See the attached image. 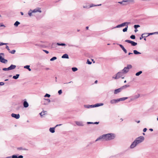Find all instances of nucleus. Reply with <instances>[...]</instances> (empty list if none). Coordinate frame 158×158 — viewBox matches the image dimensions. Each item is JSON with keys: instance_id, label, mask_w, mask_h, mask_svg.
<instances>
[{"instance_id": "obj_1", "label": "nucleus", "mask_w": 158, "mask_h": 158, "mask_svg": "<svg viewBox=\"0 0 158 158\" xmlns=\"http://www.w3.org/2000/svg\"><path fill=\"white\" fill-rule=\"evenodd\" d=\"M114 135L113 133H109L104 134L98 138L95 141L96 142L101 139L104 141L110 140L114 139Z\"/></svg>"}, {"instance_id": "obj_2", "label": "nucleus", "mask_w": 158, "mask_h": 158, "mask_svg": "<svg viewBox=\"0 0 158 158\" xmlns=\"http://www.w3.org/2000/svg\"><path fill=\"white\" fill-rule=\"evenodd\" d=\"M144 139L143 136H140L136 138L130 146L131 148H134L137 144L142 142Z\"/></svg>"}, {"instance_id": "obj_3", "label": "nucleus", "mask_w": 158, "mask_h": 158, "mask_svg": "<svg viewBox=\"0 0 158 158\" xmlns=\"http://www.w3.org/2000/svg\"><path fill=\"white\" fill-rule=\"evenodd\" d=\"M130 85H123L119 88L115 89L114 90V94H115L121 92L123 90L127 88V87H129Z\"/></svg>"}, {"instance_id": "obj_4", "label": "nucleus", "mask_w": 158, "mask_h": 158, "mask_svg": "<svg viewBox=\"0 0 158 158\" xmlns=\"http://www.w3.org/2000/svg\"><path fill=\"white\" fill-rule=\"evenodd\" d=\"M124 73L122 71L121 72H118L116 74L115 77L113 76L112 77L113 78H114L115 79H117L121 77L123 79L124 78Z\"/></svg>"}, {"instance_id": "obj_5", "label": "nucleus", "mask_w": 158, "mask_h": 158, "mask_svg": "<svg viewBox=\"0 0 158 158\" xmlns=\"http://www.w3.org/2000/svg\"><path fill=\"white\" fill-rule=\"evenodd\" d=\"M132 66L131 64H128L127 67H125L122 71L124 74L126 73L129 71V69L132 68Z\"/></svg>"}, {"instance_id": "obj_6", "label": "nucleus", "mask_w": 158, "mask_h": 158, "mask_svg": "<svg viewBox=\"0 0 158 158\" xmlns=\"http://www.w3.org/2000/svg\"><path fill=\"white\" fill-rule=\"evenodd\" d=\"M4 53H0V61L1 62L6 63L7 62V60L2 58V57H4Z\"/></svg>"}, {"instance_id": "obj_7", "label": "nucleus", "mask_w": 158, "mask_h": 158, "mask_svg": "<svg viewBox=\"0 0 158 158\" xmlns=\"http://www.w3.org/2000/svg\"><path fill=\"white\" fill-rule=\"evenodd\" d=\"M16 67V66L13 64H11L10 66L7 68H3L2 70L3 71H8L15 69Z\"/></svg>"}, {"instance_id": "obj_8", "label": "nucleus", "mask_w": 158, "mask_h": 158, "mask_svg": "<svg viewBox=\"0 0 158 158\" xmlns=\"http://www.w3.org/2000/svg\"><path fill=\"white\" fill-rule=\"evenodd\" d=\"M140 94H135L131 98V101H133L138 98L140 97Z\"/></svg>"}, {"instance_id": "obj_9", "label": "nucleus", "mask_w": 158, "mask_h": 158, "mask_svg": "<svg viewBox=\"0 0 158 158\" xmlns=\"http://www.w3.org/2000/svg\"><path fill=\"white\" fill-rule=\"evenodd\" d=\"M132 1L129 0H123L122 2H119L118 3H120L123 5H127L128 4V3L129 1Z\"/></svg>"}, {"instance_id": "obj_10", "label": "nucleus", "mask_w": 158, "mask_h": 158, "mask_svg": "<svg viewBox=\"0 0 158 158\" xmlns=\"http://www.w3.org/2000/svg\"><path fill=\"white\" fill-rule=\"evenodd\" d=\"M32 12L34 13H35L37 12H39L40 13H41L42 12L41 10V9L40 8H37L33 10H32Z\"/></svg>"}, {"instance_id": "obj_11", "label": "nucleus", "mask_w": 158, "mask_h": 158, "mask_svg": "<svg viewBox=\"0 0 158 158\" xmlns=\"http://www.w3.org/2000/svg\"><path fill=\"white\" fill-rule=\"evenodd\" d=\"M66 45V44L64 43L60 44V43H57L56 44V43H53L52 44V46H54L55 47H56V45H57L58 46H65Z\"/></svg>"}, {"instance_id": "obj_12", "label": "nucleus", "mask_w": 158, "mask_h": 158, "mask_svg": "<svg viewBox=\"0 0 158 158\" xmlns=\"http://www.w3.org/2000/svg\"><path fill=\"white\" fill-rule=\"evenodd\" d=\"M11 116L16 119H19L20 118V115L19 114H11Z\"/></svg>"}, {"instance_id": "obj_13", "label": "nucleus", "mask_w": 158, "mask_h": 158, "mask_svg": "<svg viewBox=\"0 0 158 158\" xmlns=\"http://www.w3.org/2000/svg\"><path fill=\"white\" fill-rule=\"evenodd\" d=\"M118 45L121 47L122 49L123 50L125 53H126L127 52V50L121 44H118Z\"/></svg>"}, {"instance_id": "obj_14", "label": "nucleus", "mask_w": 158, "mask_h": 158, "mask_svg": "<svg viewBox=\"0 0 158 158\" xmlns=\"http://www.w3.org/2000/svg\"><path fill=\"white\" fill-rule=\"evenodd\" d=\"M75 123L77 126H83L84 125L83 123L82 122L76 121L75 122Z\"/></svg>"}, {"instance_id": "obj_15", "label": "nucleus", "mask_w": 158, "mask_h": 158, "mask_svg": "<svg viewBox=\"0 0 158 158\" xmlns=\"http://www.w3.org/2000/svg\"><path fill=\"white\" fill-rule=\"evenodd\" d=\"M118 102V99H113L111 100L110 101V103L111 104H114L116 103L117 102Z\"/></svg>"}, {"instance_id": "obj_16", "label": "nucleus", "mask_w": 158, "mask_h": 158, "mask_svg": "<svg viewBox=\"0 0 158 158\" xmlns=\"http://www.w3.org/2000/svg\"><path fill=\"white\" fill-rule=\"evenodd\" d=\"M103 105V103H97L95 105H93V108L102 106Z\"/></svg>"}, {"instance_id": "obj_17", "label": "nucleus", "mask_w": 158, "mask_h": 158, "mask_svg": "<svg viewBox=\"0 0 158 158\" xmlns=\"http://www.w3.org/2000/svg\"><path fill=\"white\" fill-rule=\"evenodd\" d=\"M84 107L86 108H93V105H85L84 106Z\"/></svg>"}, {"instance_id": "obj_18", "label": "nucleus", "mask_w": 158, "mask_h": 158, "mask_svg": "<svg viewBox=\"0 0 158 158\" xmlns=\"http://www.w3.org/2000/svg\"><path fill=\"white\" fill-rule=\"evenodd\" d=\"M128 98L127 97H123L122 98H121L118 99V102L121 101H123L127 99Z\"/></svg>"}, {"instance_id": "obj_19", "label": "nucleus", "mask_w": 158, "mask_h": 158, "mask_svg": "<svg viewBox=\"0 0 158 158\" xmlns=\"http://www.w3.org/2000/svg\"><path fill=\"white\" fill-rule=\"evenodd\" d=\"M23 106L25 108L27 107L29 105L28 102L26 101H24L23 103Z\"/></svg>"}, {"instance_id": "obj_20", "label": "nucleus", "mask_w": 158, "mask_h": 158, "mask_svg": "<svg viewBox=\"0 0 158 158\" xmlns=\"http://www.w3.org/2000/svg\"><path fill=\"white\" fill-rule=\"evenodd\" d=\"M62 58H66V59H69V56L67 54H64L61 57Z\"/></svg>"}, {"instance_id": "obj_21", "label": "nucleus", "mask_w": 158, "mask_h": 158, "mask_svg": "<svg viewBox=\"0 0 158 158\" xmlns=\"http://www.w3.org/2000/svg\"><path fill=\"white\" fill-rule=\"evenodd\" d=\"M55 127H51L49 129L50 131L52 133H54L55 132Z\"/></svg>"}, {"instance_id": "obj_22", "label": "nucleus", "mask_w": 158, "mask_h": 158, "mask_svg": "<svg viewBox=\"0 0 158 158\" xmlns=\"http://www.w3.org/2000/svg\"><path fill=\"white\" fill-rule=\"evenodd\" d=\"M124 24V23H122L120 24H119V25H117L114 28H119V27H123V26H125Z\"/></svg>"}, {"instance_id": "obj_23", "label": "nucleus", "mask_w": 158, "mask_h": 158, "mask_svg": "<svg viewBox=\"0 0 158 158\" xmlns=\"http://www.w3.org/2000/svg\"><path fill=\"white\" fill-rule=\"evenodd\" d=\"M101 4H98V5H94L93 4H92L90 6H89V7L91 8L94 6H100L101 5Z\"/></svg>"}, {"instance_id": "obj_24", "label": "nucleus", "mask_w": 158, "mask_h": 158, "mask_svg": "<svg viewBox=\"0 0 158 158\" xmlns=\"http://www.w3.org/2000/svg\"><path fill=\"white\" fill-rule=\"evenodd\" d=\"M30 66L29 65H26L24 66V68L25 69H28L29 71H31V69L30 68Z\"/></svg>"}, {"instance_id": "obj_25", "label": "nucleus", "mask_w": 158, "mask_h": 158, "mask_svg": "<svg viewBox=\"0 0 158 158\" xmlns=\"http://www.w3.org/2000/svg\"><path fill=\"white\" fill-rule=\"evenodd\" d=\"M19 74H17L16 75L14 76L13 77V78L15 79H17L19 78Z\"/></svg>"}, {"instance_id": "obj_26", "label": "nucleus", "mask_w": 158, "mask_h": 158, "mask_svg": "<svg viewBox=\"0 0 158 158\" xmlns=\"http://www.w3.org/2000/svg\"><path fill=\"white\" fill-rule=\"evenodd\" d=\"M20 24V22L18 21H16L14 24V25L15 27H17Z\"/></svg>"}, {"instance_id": "obj_27", "label": "nucleus", "mask_w": 158, "mask_h": 158, "mask_svg": "<svg viewBox=\"0 0 158 158\" xmlns=\"http://www.w3.org/2000/svg\"><path fill=\"white\" fill-rule=\"evenodd\" d=\"M32 12L31 10L30 9L28 12V14L30 17L32 16V13L33 12Z\"/></svg>"}, {"instance_id": "obj_28", "label": "nucleus", "mask_w": 158, "mask_h": 158, "mask_svg": "<svg viewBox=\"0 0 158 158\" xmlns=\"http://www.w3.org/2000/svg\"><path fill=\"white\" fill-rule=\"evenodd\" d=\"M133 52L135 54L137 55L139 54H140L141 53L139 52H138L136 50H134L133 51Z\"/></svg>"}, {"instance_id": "obj_29", "label": "nucleus", "mask_w": 158, "mask_h": 158, "mask_svg": "<svg viewBox=\"0 0 158 158\" xmlns=\"http://www.w3.org/2000/svg\"><path fill=\"white\" fill-rule=\"evenodd\" d=\"M142 73V71H139V72L136 73L135 75L136 76H139L140 74H141Z\"/></svg>"}, {"instance_id": "obj_30", "label": "nucleus", "mask_w": 158, "mask_h": 158, "mask_svg": "<svg viewBox=\"0 0 158 158\" xmlns=\"http://www.w3.org/2000/svg\"><path fill=\"white\" fill-rule=\"evenodd\" d=\"M131 44L132 46H136V45H137V43H136L135 42H134L133 41H132Z\"/></svg>"}, {"instance_id": "obj_31", "label": "nucleus", "mask_w": 158, "mask_h": 158, "mask_svg": "<svg viewBox=\"0 0 158 158\" xmlns=\"http://www.w3.org/2000/svg\"><path fill=\"white\" fill-rule=\"evenodd\" d=\"M128 26H126V27H125V28H124L123 30V32H126L127 31V28H128Z\"/></svg>"}, {"instance_id": "obj_32", "label": "nucleus", "mask_w": 158, "mask_h": 158, "mask_svg": "<svg viewBox=\"0 0 158 158\" xmlns=\"http://www.w3.org/2000/svg\"><path fill=\"white\" fill-rule=\"evenodd\" d=\"M15 52L16 51L15 50H13L12 51H9V52L11 54H14L15 53Z\"/></svg>"}, {"instance_id": "obj_33", "label": "nucleus", "mask_w": 158, "mask_h": 158, "mask_svg": "<svg viewBox=\"0 0 158 158\" xmlns=\"http://www.w3.org/2000/svg\"><path fill=\"white\" fill-rule=\"evenodd\" d=\"M17 149L19 150H27L25 148H23L22 147H20L18 148H17Z\"/></svg>"}, {"instance_id": "obj_34", "label": "nucleus", "mask_w": 158, "mask_h": 158, "mask_svg": "<svg viewBox=\"0 0 158 158\" xmlns=\"http://www.w3.org/2000/svg\"><path fill=\"white\" fill-rule=\"evenodd\" d=\"M132 41L129 40H125V42H127V43H130V44H131Z\"/></svg>"}, {"instance_id": "obj_35", "label": "nucleus", "mask_w": 158, "mask_h": 158, "mask_svg": "<svg viewBox=\"0 0 158 158\" xmlns=\"http://www.w3.org/2000/svg\"><path fill=\"white\" fill-rule=\"evenodd\" d=\"M77 69L76 67H73L72 68V70L73 72H75L77 70Z\"/></svg>"}, {"instance_id": "obj_36", "label": "nucleus", "mask_w": 158, "mask_h": 158, "mask_svg": "<svg viewBox=\"0 0 158 158\" xmlns=\"http://www.w3.org/2000/svg\"><path fill=\"white\" fill-rule=\"evenodd\" d=\"M57 59V58L56 57H52V58H51L50 59V60L51 61H53L56 59Z\"/></svg>"}, {"instance_id": "obj_37", "label": "nucleus", "mask_w": 158, "mask_h": 158, "mask_svg": "<svg viewBox=\"0 0 158 158\" xmlns=\"http://www.w3.org/2000/svg\"><path fill=\"white\" fill-rule=\"evenodd\" d=\"M140 26L139 25H135L134 26V27L135 29H137L138 27H139Z\"/></svg>"}, {"instance_id": "obj_38", "label": "nucleus", "mask_w": 158, "mask_h": 158, "mask_svg": "<svg viewBox=\"0 0 158 158\" xmlns=\"http://www.w3.org/2000/svg\"><path fill=\"white\" fill-rule=\"evenodd\" d=\"M130 38L132 39H135V36L134 35H132L130 37Z\"/></svg>"}, {"instance_id": "obj_39", "label": "nucleus", "mask_w": 158, "mask_h": 158, "mask_svg": "<svg viewBox=\"0 0 158 158\" xmlns=\"http://www.w3.org/2000/svg\"><path fill=\"white\" fill-rule=\"evenodd\" d=\"M44 97H48V98H49L50 97V95L48 94H46L45 95H44Z\"/></svg>"}, {"instance_id": "obj_40", "label": "nucleus", "mask_w": 158, "mask_h": 158, "mask_svg": "<svg viewBox=\"0 0 158 158\" xmlns=\"http://www.w3.org/2000/svg\"><path fill=\"white\" fill-rule=\"evenodd\" d=\"M124 23L125 24H124L125 26L126 25V26H128V25L130 24V23L128 22H126Z\"/></svg>"}, {"instance_id": "obj_41", "label": "nucleus", "mask_w": 158, "mask_h": 158, "mask_svg": "<svg viewBox=\"0 0 158 158\" xmlns=\"http://www.w3.org/2000/svg\"><path fill=\"white\" fill-rule=\"evenodd\" d=\"M83 7L85 8H89V6L87 5L83 6Z\"/></svg>"}, {"instance_id": "obj_42", "label": "nucleus", "mask_w": 158, "mask_h": 158, "mask_svg": "<svg viewBox=\"0 0 158 158\" xmlns=\"http://www.w3.org/2000/svg\"><path fill=\"white\" fill-rule=\"evenodd\" d=\"M18 156L16 155H13L12 156V158H17Z\"/></svg>"}, {"instance_id": "obj_43", "label": "nucleus", "mask_w": 158, "mask_h": 158, "mask_svg": "<svg viewBox=\"0 0 158 158\" xmlns=\"http://www.w3.org/2000/svg\"><path fill=\"white\" fill-rule=\"evenodd\" d=\"M87 63L88 64H92V62L89 61V60H87Z\"/></svg>"}, {"instance_id": "obj_44", "label": "nucleus", "mask_w": 158, "mask_h": 158, "mask_svg": "<svg viewBox=\"0 0 158 158\" xmlns=\"http://www.w3.org/2000/svg\"><path fill=\"white\" fill-rule=\"evenodd\" d=\"M148 36H142V35L141 36V37H140L139 38V39L140 40H141L142 38H145V37H147Z\"/></svg>"}, {"instance_id": "obj_45", "label": "nucleus", "mask_w": 158, "mask_h": 158, "mask_svg": "<svg viewBox=\"0 0 158 158\" xmlns=\"http://www.w3.org/2000/svg\"><path fill=\"white\" fill-rule=\"evenodd\" d=\"M58 93L59 95L61 94L62 93V91L61 89L60 90L58 91Z\"/></svg>"}, {"instance_id": "obj_46", "label": "nucleus", "mask_w": 158, "mask_h": 158, "mask_svg": "<svg viewBox=\"0 0 158 158\" xmlns=\"http://www.w3.org/2000/svg\"><path fill=\"white\" fill-rule=\"evenodd\" d=\"M6 48L9 51H10V49L8 46L6 45Z\"/></svg>"}, {"instance_id": "obj_47", "label": "nucleus", "mask_w": 158, "mask_h": 158, "mask_svg": "<svg viewBox=\"0 0 158 158\" xmlns=\"http://www.w3.org/2000/svg\"><path fill=\"white\" fill-rule=\"evenodd\" d=\"M7 44V43H1L0 44V46H2L4 45H6Z\"/></svg>"}, {"instance_id": "obj_48", "label": "nucleus", "mask_w": 158, "mask_h": 158, "mask_svg": "<svg viewBox=\"0 0 158 158\" xmlns=\"http://www.w3.org/2000/svg\"><path fill=\"white\" fill-rule=\"evenodd\" d=\"M40 116H41V117H42L44 115L43 114V112H42V111L40 113Z\"/></svg>"}, {"instance_id": "obj_49", "label": "nucleus", "mask_w": 158, "mask_h": 158, "mask_svg": "<svg viewBox=\"0 0 158 158\" xmlns=\"http://www.w3.org/2000/svg\"><path fill=\"white\" fill-rule=\"evenodd\" d=\"M147 33H143L142 34V36H147Z\"/></svg>"}, {"instance_id": "obj_50", "label": "nucleus", "mask_w": 158, "mask_h": 158, "mask_svg": "<svg viewBox=\"0 0 158 158\" xmlns=\"http://www.w3.org/2000/svg\"><path fill=\"white\" fill-rule=\"evenodd\" d=\"M17 157V158H23V156L22 155H20L18 156Z\"/></svg>"}, {"instance_id": "obj_51", "label": "nucleus", "mask_w": 158, "mask_h": 158, "mask_svg": "<svg viewBox=\"0 0 158 158\" xmlns=\"http://www.w3.org/2000/svg\"><path fill=\"white\" fill-rule=\"evenodd\" d=\"M42 112H43V114L44 115L45 114H46V113H47V111H44V110H43L42 111Z\"/></svg>"}, {"instance_id": "obj_52", "label": "nucleus", "mask_w": 158, "mask_h": 158, "mask_svg": "<svg viewBox=\"0 0 158 158\" xmlns=\"http://www.w3.org/2000/svg\"><path fill=\"white\" fill-rule=\"evenodd\" d=\"M4 84V83L3 82H0V85H3Z\"/></svg>"}, {"instance_id": "obj_53", "label": "nucleus", "mask_w": 158, "mask_h": 158, "mask_svg": "<svg viewBox=\"0 0 158 158\" xmlns=\"http://www.w3.org/2000/svg\"><path fill=\"white\" fill-rule=\"evenodd\" d=\"M87 124H94V123L91 122H87Z\"/></svg>"}, {"instance_id": "obj_54", "label": "nucleus", "mask_w": 158, "mask_h": 158, "mask_svg": "<svg viewBox=\"0 0 158 158\" xmlns=\"http://www.w3.org/2000/svg\"><path fill=\"white\" fill-rule=\"evenodd\" d=\"M147 129L146 128H145L143 129V131L144 132H145L147 131Z\"/></svg>"}, {"instance_id": "obj_55", "label": "nucleus", "mask_w": 158, "mask_h": 158, "mask_svg": "<svg viewBox=\"0 0 158 158\" xmlns=\"http://www.w3.org/2000/svg\"><path fill=\"white\" fill-rule=\"evenodd\" d=\"M154 34V33H153H153H148V34L147 35L148 36L150 35H153Z\"/></svg>"}, {"instance_id": "obj_56", "label": "nucleus", "mask_w": 158, "mask_h": 158, "mask_svg": "<svg viewBox=\"0 0 158 158\" xmlns=\"http://www.w3.org/2000/svg\"><path fill=\"white\" fill-rule=\"evenodd\" d=\"M44 99L48 101L49 102H50V100L49 99Z\"/></svg>"}, {"instance_id": "obj_57", "label": "nucleus", "mask_w": 158, "mask_h": 158, "mask_svg": "<svg viewBox=\"0 0 158 158\" xmlns=\"http://www.w3.org/2000/svg\"><path fill=\"white\" fill-rule=\"evenodd\" d=\"M43 51L47 54H48L49 53V52L48 51L46 50H43Z\"/></svg>"}, {"instance_id": "obj_58", "label": "nucleus", "mask_w": 158, "mask_h": 158, "mask_svg": "<svg viewBox=\"0 0 158 158\" xmlns=\"http://www.w3.org/2000/svg\"><path fill=\"white\" fill-rule=\"evenodd\" d=\"M99 123V122H95L94 123V124H98Z\"/></svg>"}, {"instance_id": "obj_59", "label": "nucleus", "mask_w": 158, "mask_h": 158, "mask_svg": "<svg viewBox=\"0 0 158 158\" xmlns=\"http://www.w3.org/2000/svg\"><path fill=\"white\" fill-rule=\"evenodd\" d=\"M61 124H58V125H56V126L55 127H57V126H61Z\"/></svg>"}, {"instance_id": "obj_60", "label": "nucleus", "mask_w": 158, "mask_h": 158, "mask_svg": "<svg viewBox=\"0 0 158 158\" xmlns=\"http://www.w3.org/2000/svg\"><path fill=\"white\" fill-rule=\"evenodd\" d=\"M153 33H154V34H158V32H153Z\"/></svg>"}, {"instance_id": "obj_61", "label": "nucleus", "mask_w": 158, "mask_h": 158, "mask_svg": "<svg viewBox=\"0 0 158 158\" xmlns=\"http://www.w3.org/2000/svg\"><path fill=\"white\" fill-rule=\"evenodd\" d=\"M45 70H48L49 69H50L49 68H46L45 69Z\"/></svg>"}, {"instance_id": "obj_62", "label": "nucleus", "mask_w": 158, "mask_h": 158, "mask_svg": "<svg viewBox=\"0 0 158 158\" xmlns=\"http://www.w3.org/2000/svg\"><path fill=\"white\" fill-rule=\"evenodd\" d=\"M135 122H137V123H139L140 122V121L139 120L138 121H135Z\"/></svg>"}, {"instance_id": "obj_63", "label": "nucleus", "mask_w": 158, "mask_h": 158, "mask_svg": "<svg viewBox=\"0 0 158 158\" xmlns=\"http://www.w3.org/2000/svg\"><path fill=\"white\" fill-rule=\"evenodd\" d=\"M6 158H12V156H8L6 157Z\"/></svg>"}, {"instance_id": "obj_64", "label": "nucleus", "mask_w": 158, "mask_h": 158, "mask_svg": "<svg viewBox=\"0 0 158 158\" xmlns=\"http://www.w3.org/2000/svg\"><path fill=\"white\" fill-rule=\"evenodd\" d=\"M138 31V30H137V29H135V30L134 31L135 32H137Z\"/></svg>"}]
</instances>
